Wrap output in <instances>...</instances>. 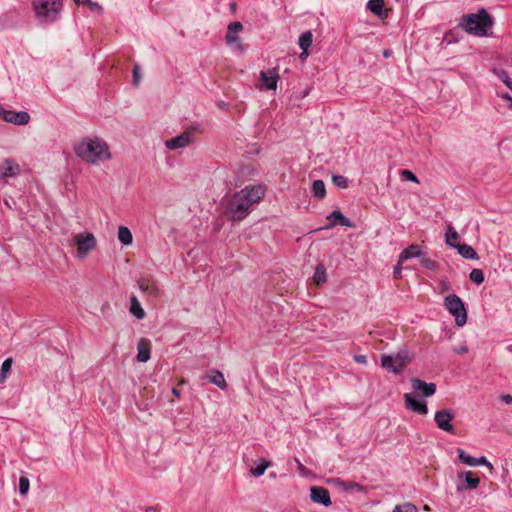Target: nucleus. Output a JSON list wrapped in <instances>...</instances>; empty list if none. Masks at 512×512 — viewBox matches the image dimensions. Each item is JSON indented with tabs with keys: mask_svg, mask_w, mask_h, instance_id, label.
Masks as SVG:
<instances>
[{
	"mask_svg": "<svg viewBox=\"0 0 512 512\" xmlns=\"http://www.w3.org/2000/svg\"><path fill=\"white\" fill-rule=\"evenodd\" d=\"M405 406L407 409L420 415L428 413V406L425 400L420 399L416 393H406L404 395Z\"/></svg>",
	"mask_w": 512,
	"mask_h": 512,
	"instance_id": "10",
	"label": "nucleus"
},
{
	"mask_svg": "<svg viewBox=\"0 0 512 512\" xmlns=\"http://www.w3.org/2000/svg\"><path fill=\"white\" fill-rule=\"evenodd\" d=\"M207 379L210 383L216 385L221 390H225L227 388V383L225 381L224 375L219 370H211L207 375Z\"/></svg>",
	"mask_w": 512,
	"mask_h": 512,
	"instance_id": "22",
	"label": "nucleus"
},
{
	"mask_svg": "<svg viewBox=\"0 0 512 512\" xmlns=\"http://www.w3.org/2000/svg\"><path fill=\"white\" fill-rule=\"evenodd\" d=\"M444 306L454 316L457 326H463L467 321V312L464 303L456 294L445 297Z\"/></svg>",
	"mask_w": 512,
	"mask_h": 512,
	"instance_id": "5",
	"label": "nucleus"
},
{
	"mask_svg": "<svg viewBox=\"0 0 512 512\" xmlns=\"http://www.w3.org/2000/svg\"><path fill=\"white\" fill-rule=\"evenodd\" d=\"M75 2L76 5H84V4H87V2H89V0H73Z\"/></svg>",
	"mask_w": 512,
	"mask_h": 512,
	"instance_id": "52",
	"label": "nucleus"
},
{
	"mask_svg": "<svg viewBox=\"0 0 512 512\" xmlns=\"http://www.w3.org/2000/svg\"><path fill=\"white\" fill-rule=\"evenodd\" d=\"M310 498L314 503L321 504L328 507L332 504L329 491L320 486H313L310 488Z\"/></svg>",
	"mask_w": 512,
	"mask_h": 512,
	"instance_id": "12",
	"label": "nucleus"
},
{
	"mask_svg": "<svg viewBox=\"0 0 512 512\" xmlns=\"http://www.w3.org/2000/svg\"><path fill=\"white\" fill-rule=\"evenodd\" d=\"M492 73L512 91V79L506 70L503 68H493Z\"/></svg>",
	"mask_w": 512,
	"mask_h": 512,
	"instance_id": "30",
	"label": "nucleus"
},
{
	"mask_svg": "<svg viewBox=\"0 0 512 512\" xmlns=\"http://www.w3.org/2000/svg\"><path fill=\"white\" fill-rule=\"evenodd\" d=\"M459 240V235L457 231L452 227L448 226L447 232H446V243L447 245L457 248Z\"/></svg>",
	"mask_w": 512,
	"mask_h": 512,
	"instance_id": "32",
	"label": "nucleus"
},
{
	"mask_svg": "<svg viewBox=\"0 0 512 512\" xmlns=\"http://www.w3.org/2000/svg\"><path fill=\"white\" fill-rule=\"evenodd\" d=\"M311 191L315 198L323 199L326 196L325 183L322 180H314Z\"/></svg>",
	"mask_w": 512,
	"mask_h": 512,
	"instance_id": "27",
	"label": "nucleus"
},
{
	"mask_svg": "<svg viewBox=\"0 0 512 512\" xmlns=\"http://www.w3.org/2000/svg\"><path fill=\"white\" fill-rule=\"evenodd\" d=\"M87 5H89L90 10L93 11V12H97V13H102L103 12L102 6L99 5L97 2L89 0V2H87Z\"/></svg>",
	"mask_w": 512,
	"mask_h": 512,
	"instance_id": "44",
	"label": "nucleus"
},
{
	"mask_svg": "<svg viewBox=\"0 0 512 512\" xmlns=\"http://www.w3.org/2000/svg\"><path fill=\"white\" fill-rule=\"evenodd\" d=\"M313 279L316 282V284H318V285L321 283H324L326 281L325 269H324L323 265H318L316 267Z\"/></svg>",
	"mask_w": 512,
	"mask_h": 512,
	"instance_id": "37",
	"label": "nucleus"
},
{
	"mask_svg": "<svg viewBox=\"0 0 512 512\" xmlns=\"http://www.w3.org/2000/svg\"><path fill=\"white\" fill-rule=\"evenodd\" d=\"M0 119L15 125H26L30 121V115L26 111L6 110L0 106Z\"/></svg>",
	"mask_w": 512,
	"mask_h": 512,
	"instance_id": "7",
	"label": "nucleus"
},
{
	"mask_svg": "<svg viewBox=\"0 0 512 512\" xmlns=\"http://www.w3.org/2000/svg\"><path fill=\"white\" fill-rule=\"evenodd\" d=\"M327 219L330 221V224L328 227L336 226V225L345 226V227H353L352 221L349 218H347L346 216H344L339 210H334L333 212H331L327 216Z\"/></svg>",
	"mask_w": 512,
	"mask_h": 512,
	"instance_id": "18",
	"label": "nucleus"
},
{
	"mask_svg": "<svg viewBox=\"0 0 512 512\" xmlns=\"http://www.w3.org/2000/svg\"><path fill=\"white\" fill-rule=\"evenodd\" d=\"M138 287L143 293H145L149 296H153V297L159 296V293H160L159 287H158L157 283L155 282V280L151 277H143V278L139 279Z\"/></svg>",
	"mask_w": 512,
	"mask_h": 512,
	"instance_id": "14",
	"label": "nucleus"
},
{
	"mask_svg": "<svg viewBox=\"0 0 512 512\" xmlns=\"http://www.w3.org/2000/svg\"><path fill=\"white\" fill-rule=\"evenodd\" d=\"M130 313L136 318V319H143L145 317V311L142 308L140 302L136 298V296H131L130 298Z\"/></svg>",
	"mask_w": 512,
	"mask_h": 512,
	"instance_id": "25",
	"label": "nucleus"
},
{
	"mask_svg": "<svg viewBox=\"0 0 512 512\" xmlns=\"http://www.w3.org/2000/svg\"><path fill=\"white\" fill-rule=\"evenodd\" d=\"M411 386L416 391H422L423 395L426 397H430L436 392V385L434 383H426L419 378H412Z\"/></svg>",
	"mask_w": 512,
	"mask_h": 512,
	"instance_id": "17",
	"label": "nucleus"
},
{
	"mask_svg": "<svg viewBox=\"0 0 512 512\" xmlns=\"http://www.w3.org/2000/svg\"><path fill=\"white\" fill-rule=\"evenodd\" d=\"M400 174L403 177V179H405L406 181H410L413 183H419L417 176L410 170H406V169L402 170L400 172Z\"/></svg>",
	"mask_w": 512,
	"mask_h": 512,
	"instance_id": "40",
	"label": "nucleus"
},
{
	"mask_svg": "<svg viewBox=\"0 0 512 512\" xmlns=\"http://www.w3.org/2000/svg\"><path fill=\"white\" fill-rule=\"evenodd\" d=\"M172 391H173V394H174V395L179 396V392H178V390L173 389Z\"/></svg>",
	"mask_w": 512,
	"mask_h": 512,
	"instance_id": "55",
	"label": "nucleus"
},
{
	"mask_svg": "<svg viewBox=\"0 0 512 512\" xmlns=\"http://www.w3.org/2000/svg\"><path fill=\"white\" fill-rule=\"evenodd\" d=\"M459 483L457 485L458 491H463L467 489H475L477 488L480 479L474 475L471 471H464L458 474Z\"/></svg>",
	"mask_w": 512,
	"mask_h": 512,
	"instance_id": "11",
	"label": "nucleus"
},
{
	"mask_svg": "<svg viewBox=\"0 0 512 512\" xmlns=\"http://www.w3.org/2000/svg\"><path fill=\"white\" fill-rule=\"evenodd\" d=\"M470 279L477 285H480V269H473L470 273Z\"/></svg>",
	"mask_w": 512,
	"mask_h": 512,
	"instance_id": "45",
	"label": "nucleus"
},
{
	"mask_svg": "<svg viewBox=\"0 0 512 512\" xmlns=\"http://www.w3.org/2000/svg\"><path fill=\"white\" fill-rule=\"evenodd\" d=\"M30 488V481L27 476L22 475L19 479V492L22 496H25Z\"/></svg>",
	"mask_w": 512,
	"mask_h": 512,
	"instance_id": "38",
	"label": "nucleus"
},
{
	"mask_svg": "<svg viewBox=\"0 0 512 512\" xmlns=\"http://www.w3.org/2000/svg\"><path fill=\"white\" fill-rule=\"evenodd\" d=\"M500 399H501L502 402H504L507 405H511L512 404V395H510V394L502 395L500 397Z\"/></svg>",
	"mask_w": 512,
	"mask_h": 512,
	"instance_id": "49",
	"label": "nucleus"
},
{
	"mask_svg": "<svg viewBox=\"0 0 512 512\" xmlns=\"http://www.w3.org/2000/svg\"><path fill=\"white\" fill-rule=\"evenodd\" d=\"M383 6H384L383 0H369L366 5L367 9L370 12L377 15L381 19H383L387 16V13L384 10Z\"/></svg>",
	"mask_w": 512,
	"mask_h": 512,
	"instance_id": "23",
	"label": "nucleus"
},
{
	"mask_svg": "<svg viewBox=\"0 0 512 512\" xmlns=\"http://www.w3.org/2000/svg\"><path fill=\"white\" fill-rule=\"evenodd\" d=\"M339 485L343 488V490L345 491H358V492H361L363 490V487L356 483V482H352V481H340V480H337Z\"/></svg>",
	"mask_w": 512,
	"mask_h": 512,
	"instance_id": "35",
	"label": "nucleus"
},
{
	"mask_svg": "<svg viewBox=\"0 0 512 512\" xmlns=\"http://www.w3.org/2000/svg\"><path fill=\"white\" fill-rule=\"evenodd\" d=\"M501 98H502V99H504L505 101H507V102H508V104H509V103H510V101L512 100V96H511L510 94H508V93H504V94H502Z\"/></svg>",
	"mask_w": 512,
	"mask_h": 512,
	"instance_id": "51",
	"label": "nucleus"
},
{
	"mask_svg": "<svg viewBox=\"0 0 512 512\" xmlns=\"http://www.w3.org/2000/svg\"><path fill=\"white\" fill-rule=\"evenodd\" d=\"M147 512H156V509H155V508H153V507H151V508H148V509H147Z\"/></svg>",
	"mask_w": 512,
	"mask_h": 512,
	"instance_id": "54",
	"label": "nucleus"
},
{
	"mask_svg": "<svg viewBox=\"0 0 512 512\" xmlns=\"http://www.w3.org/2000/svg\"><path fill=\"white\" fill-rule=\"evenodd\" d=\"M482 466L487 467L490 471L493 469L492 464L484 456H482Z\"/></svg>",
	"mask_w": 512,
	"mask_h": 512,
	"instance_id": "50",
	"label": "nucleus"
},
{
	"mask_svg": "<svg viewBox=\"0 0 512 512\" xmlns=\"http://www.w3.org/2000/svg\"><path fill=\"white\" fill-rule=\"evenodd\" d=\"M424 510H429V507L427 505L424 506Z\"/></svg>",
	"mask_w": 512,
	"mask_h": 512,
	"instance_id": "57",
	"label": "nucleus"
},
{
	"mask_svg": "<svg viewBox=\"0 0 512 512\" xmlns=\"http://www.w3.org/2000/svg\"><path fill=\"white\" fill-rule=\"evenodd\" d=\"M75 154L83 161L97 165L111 158L107 143L99 137L81 140L74 148Z\"/></svg>",
	"mask_w": 512,
	"mask_h": 512,
	"instance_id": "2",
	"label": "nucleus"
},
{
	"mask_svg": "<svg viewBox=\"0 0 512 512\" xmlns=\"http://www.w3.org/2000/svg\"><path fill=\"white\" fill-rule=\"evenodd\" d=\"M494 24V20L492 16L482 8V37H491L493 36L492 26Z\"/></svg>",
	"mask_w": 512,
	"mask_h": 512,
	"instance_id": "20",
	"label": "nucleus"
},
{
	"mask_svg": "<svg viewBox=\"0 0 512 512\" xmlns=\"http://www.w3.org/2000/svg\"><path fill=\"white\" fill-rule=\"evenodd\" d=\"M271 465V462L270 461H267L265 459H260L259 463L257 464L256 467H253L250 469V472L251 474L254 476V477H260L262 476L266 469Z\"/></svg>",
	"mask_w": 512,
	"mask_h": 512,
	"instance_id": "33",
	"label": "nucleus"
},
{
	"mask_svg": "<svg viewBox=\"0 0 512 512\" xmlns=\"http://www.w3.org/2000/svg\"><path fill=\"white\" fill-rule=\"evenodd\" d=\"M299 47L303 50L302 55H307V49L312 44V33L310 31H306L302 33L298 39Z\"/></svg>",
	"mask_w": 512,
	"mask_h": 512,
	"instance_id": "28",
	"label": "nucleus"
},
{
	"mask_svg": "<svg viewBox=\"0 0 512 512\" xmlns=\"http://www.w3.org/2000/svg\"><path fill=\"white\" fill-rule=\"evenodd\" d=\"M140 68L138 65H135L133 68V84L138 86L141 81Z\"/></svg>",
	"mask_w": 512,
	"mask_h": 512,
	"instance_id": "43",
	"label": "nucleus"
},
{
	"mask_svg": "<svg viewBox=\"0 0 512 512\" xmlns=\"http://www.w3.org/2000/svg\"><path fill=\"white\" fill-rule=\"evenodd\" d=\"M137 360L139 362H147L150 359V343L145 339H141L137 345Z\"/></svg>",
	"mask_w": 512,
	"mask_h": 512,
	"instance_id": "21",
	"label": "nucleus"
},
{
	"mask_svg": "<svg viewBox=\"0 0 512 512\" xmlns=\"http://www.w3.org/2000/svg\"><path fill=\"white\" fill-rule=\"evenodd\" d=\"M354 361L359 364H367V356L366 355H354L353 357Z\"/></svg>",
	"mask_w": 512,
	"mask_h": 512,
	"instance_id": "47",
	"label": "nucleus"
},
{
	"mask_svg": "<svg viewBox=\"0 0 512 512\" xmlns=\"http://www.w3.org/2000/svg\"><path fill=\"white\" fill-rule=\"evenodd\" d=\"M118 240L125 246L130 245L133 241L131 231L125 226H120L118 229Z\"/></svg>",
	"mask_w": 512,
	"mask_h": 512,
	"instance_id": "29",
	"label": "nucleus"
},
{
	"mask_svg": "<svg viewBox=\"0 0 512 512\" xmlns=\"http://www.w3.org/2000/svg\"><path fill=\"white\" fill-rule=\"evenodd\" d=\"M462 32L480 35V10L476 13L464 15L459 23Z\"/></svg>",
	"mask_w": 512,
	"mask_h": 512,
	"instance_id": "8",
	"label": "nucleus"
},
{
	"mask_svg": "<svg viewBox=\"0 0 512 512\" xmlns=\"http://www.w3.org/2000/svg\"><path fill=\"white\" fill-rule=\"evenodd\" d=\"M454 418V413L450 409H442L435 413L434 420L437 427L445 432L455 434V429L451 424Z\"/></svg>",
	"mask_w": 512,
	"mask_h": 512,
	"instance_id": "9",
	"label": "nucleus"
},
{
	"mask_svg": "<svg viewBox=\"0 0 512 512\" xmlns=\"http://www.w3.org/2000/svg\"><path fill=\"white\" fill-rule=\"evenodd\" d=\"M298 465H299V469H302L303 468V465L302 463H300L299 461H297Z\"/></svg>",
	"mask_w": 512,
	"mask_h": 512,
	"instance_id": "56",
	"label": "nucleus"
},
{
	"mask_svg": "<svg viewBox=\"0 0 512 512\" xmlns=\"http://www.w3.org/2000/svg\"><path fill=\"white\" fill-rule=\"evenodd\" d=\"M392 512H418V508L410 502H405L403 504L396 505Z\"/></svg>",
	"mask_w": 512,
	"mask_h": 512,
	"instance_id": "36",
	"label": "nucleus"
},
{
	"mask_svg": "<svg viewBox=\"0 0 512 512\" xmlns=\"http://www.w3.org/2000/svg\"><path fill=\"white\" fill-rule=\"evenodd\" d=\"M420 258H421V264L423 267L430 269V270L436 269L437 265H436L435 261H433L429 257H425V256L424 257L421 256Z\"/></svg>",
	"mask_w": 512,
	"mask_h": 512,
	"instance_id": "42",
	"label": "nucleus"
},
{
	"mask_svg": "<svg viewBox=\"0 0 512 512\" xmlns=\"http://www.w3.org/2000/svg\"><path fill=\"white\" fill-rule=\"evenodd\" d=\"M459 254L466 259H477V252L467 244H460L457 246Z\"/></svg>",
	"mask_w": 512,
	"mask_h": 512,
	"instance_id": "31",
	"label": "nucleus"
},
{
	"mask_svg": "<svg viewBox=\"0 0 512 512\" xmlns=\"http://www.w3.org/2000/svg\"><path fill=\"white\" fill-rule=\"evenodd\" d=\"M225 40L228 45H235L236 48L242 50V44L240 43L238 33H235L233 30H230L229 28L227 29Z\"/></svg>",
	"mask_w": 512,
	"mask_h": 512,
	"instance_id": "34",
	"label": "nucleus"
},
{
	"mask_svg": "<svg viewBox=\"0 0 512 512\" xmlns=\"http://www.w3.org/2000/svg\"><path fill=\"white\" fill-rule=\"evenodd\" d=\"M279 75L275 69L268 72L262 71L260 73L261 88L267 90H275Z\"/></svg>",
	"mask_w": 512,
	"mask_h": 512,
	"instance_id": "15",
	"label": "nucleus"
},
{
	"mask_svg": "<svg viewBox=\"0 0 512 512\" xmlns=\"http://www.w3.org/2000/svg\"><path fill=\"white\" fill-rule=\"evenodd\" d=\"M390 55H391V51H390V50H384V51H383V56H384L385 58L390 57Z\"/></svg>",
	"mask_w": 512,
	"mask_h": 512,
	"instance_id": "53",
	"label": "nucleus"
},
{
	"mask_svg": "<svg viewBox=\"0 0 512 512\" xmlns=\"http://www.w3.org/2000/svg\"><path fill=\"white\" fill-rule=\"evenodd\" d=\"M264 196V188L261 185L245 187L235 192L227 199L225 210L227 216L233 221L244 219L250 212L253 204Z\"/></svg>",
	"mask_w": 512,
	"mask_h": 512,
	"instance_id": "1",
	"label": "nucleus"
},
{
	"mask_svg": "<svg viewBox=\"0 0 512 512\" xmlns=\"http://www.w3.org/2000/svg\"><path fill=\"white\" fill-rule=\"evenodd\" d=\"M332 182L336 187L341 189L347 188L349 183L348 179L341 175H333Z\"/></svg>",
	"mask_w": 512,
	"mask_h": 512,
	"instance_id": "39",
	"label": "nucleus"
},
{
	"mask_svg": "<svg viewBox=\"0 0 512 512\" xmlns=\"http://www.w3.org/2000/svg\"><path fill=\"white\" fill-rule=\"evenodd\" d=\"M462 38V30L461 27L458 25L457 27L449 30L444 34L443 42L446 44H453L457 43Z\"/></svg>",
	"mask_w": 512,
	"mask_h": 512,
	"instance_id": "26",
	"label": "nucleus"
},
{
	"mask_svg": "<svg viewBox=\"0 0 512 512\" xmlns=\"http://www.w3.org/2000/svg\"><path fill=\"white\" fill-rule=\"evenodd\" d=\"M402 268L401 264H397L393 269V274L395 278H401Z\"/></svg>",
	"mask_w": 512,
	"mask_h": 512,
	"instance_id": "48",
	"label": "nucleus"
},
{
	"mask_svg": "<svg viewBox=\"0 0 512 512\" xmlns=\"http://www.w3.org/2000/svg\"><path fill=\"white\" fill-rule=\"evenodd\" d=\"M410 361L411 356L407 350H400L392 355L381 356L382 367L395 374L400 373Z\"/></svg>",
	"mask_w": 512,
	"mask_h": 512,
	"instance_id": "4",
	"label": "nucleus"
},
{
	"mask_svg": "<svg viewBox=\"0 0 512 512\" xmlns=\"http://www.w3.org/2000/svg\"><path fill=\"white\" fill-rule=\"evenodd\" d=\"M192 141L191 134L189 132H183L182 134L168 139L165 141V147L169 150H177L188 146Z\"/></svg>",
	"mask_w": 512,
	"mask_h": 512,
	"instance_id": "13",
	"label": "nucleus"
},
{
	"mask_svg": "<svg viewBox=\"0 0 512 512\" xmlns=\"http://www.w3.org/2000/svg\"><path fill=\"white\" fill-rule=\"evenodd\" d=\"M422 256L421 247L417 244H412L404 249L399 255V264L411 258H420Z\"/></svg>",
	"mask_w": 512,
	"mask_h": 512,
	"instance_id": "19",
	"label": "nucleus"
},
{
	"mask_svg": "<svg viewBox=\"0 0 512 512\" xmlns=\"http://www.w3.org/2000/svg\"><path fill=\"white\" fill-rule=\"evenodd\" d=\"M11 367H12V359L11 358L5 359L2 363L1 374H0L3 379L6 378V374L11 370Z\"/></svg>",
	"mask_w": 512,
	"mask_h": 512,
	"instance_id": "41",
	"label": "nucleus"
},
{
	"mask_svg": "<svg viewBox=\"0 0 512 512\" xmlns=\"http://www.w3.org/2000/svg\"><path fill=\"white\" fill-rule=\"evenodd\" d=\"M230 30H233L235 33H239L243 29V25L241 22H232L228 25Z\"/></svg>",
	"mask_w": 512,
	"mask_h": 512,
	"instance_id": "46",
	"label": "nucleus"
},
{
	"mask_svg": "<svg viewBox=\"0 0 512 512\" xmlns=\"http://www.w3.org/2000/svg\"><path fill=\"white\" fill-rule=\"evenodd\" d=\"M36 19L41 24H51L58 20L63 8L62 0H32Z\"/></svg>",
	"mask_w": 512,
	"mask_h": 512,
	"instance_id": "3",
	"label": "nucleus"
},
{
	"mask_svg": "<svg viewBox=\"0 0 512 512\" xmlns=\"http://www.w3.org/2000/svg\"><path fill=\"white\" fill-rule=\"evenodd\" d=\"M20 173V166L11 159H6L0 167V177L2 179L15 177Z\"/></svg>",
	"mask_w": 512,
	"mask_h": 512,
	"instance_id": "16",
	"label": "nucleus"
},
{
	"mask_svg": "<svg viewBox=\"0 0 512 512\" xmlns=\"http://www.w3.org/2000/svg\"><path fill=\"white\" fill-rule=\"evenodd\" d=\"M458 458L461 463H464L470 467H477L480 465V458L472 457L468 455L463 449L458 448L456 450Z\"/></svg>",
	"mask_w": 512,
	"mask_h": 512,
	"instance_id": "24",
	"label": "nucleus"
},
{
	"mask_svg": "<svg viewBox=\"0 0 512 512\" xmlns=\"http://www.w3.org/2000/svg\"><path fill=\"white\" fill-rule=\"evenodd\" d=\"M73 242L77 247L78 256L85 258L89 252L95 249L96 239L90 232L79 233L74 236Z\"/></svg>",
	"mask_w": 512,
	"mask_h": 512,
	"instance_id": "6",
	"label": "nucleus"
}]
</instances>
